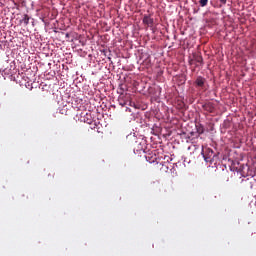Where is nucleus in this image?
I'll use <instances>...</instances> for the list:
<instances>
[{"label": "nucleus", "instance_id": "nucleus-1", "mask_svg": "<svg viewBox=\"0 0 256 256\" xmlns=\"http://www.w3.org/2000/svg\"><path fill=\"white\" fill-rule=\"evenodd\" d=\"M194 87L200 91L206 90V79L201 76L196 77V80H194Z\"/></svg>", "mask_w": 256, "mask_h": 256}, {"label": "nucleus", "instance_id": "nucleus-2", "mask_svg": "<svg viewBox=\"0 0 256 256\" xmlns=\"http://www.w3.org/2000/svg\"><path fill=\"white\" fill-rule=\"evenodd\" d=\"M197 63H203V57L199 53H194L192 56H190L189 64L197 65Z\"/></svg>", "mask_w": 256, "mask_h": 256}, {"label": "nucleus", "instance_id": "nucleus-3", "mask_svg": "<svg viewBox=\"0 0 256 256\" xmlns=\"http://www.w3.org/2000/svg\"><path fill=\"white\" fill-rule=\"evenodd\" d=\"M4 74L6 75H16V65H9V67L4 68Z\"/></svg>", "mask_w": 256, "mask_h": 256}, {"label": "nucleus", "instance_id": "nucleus-4", "mask_svg": "<svg viewBox=\"0 0 256 256\" xmlns=\"http://www.w3.org/2000/svg\"><path fill=\"white\" fill-rule=\"evenodd\" d=\"M201 108L204 109V111L206 112L213 113V110H215V105H213V103L211 102H208L202 105Z\"/></svg>", "mask_w": 256, "mask_h": 256}, {"label": "nucleus", "instance_id": "nucleus-5", "mask_svg": "<svg viewBox=\"0 0 256 256\" xmlns=\"http://www.w3.org/2000/svg\"><path fill=\"white\" fill-rule=\"evenodd\" d=\"M143 23L144 25H147L148 27H153V18H151V16H147L145 15L144 18H143Z\"/></svg>", "mask_w": 256, "mask_h": 256}, {"label": "nucleus", "instance_id": "nucleus-6", "mask_svg": "<svg viewBox=\"0 0 256 256\" xmlns=\"http://www.w3.org/2000/svg\"><path fill=\"white\" fill-rule=\"evenodd\" d=\"M30 19L31 18L29 17V15L24 14L23 19L20 20V23H24V25H29V20Z\"/></svg>", "mask_w": 256, "mask_h": 256}, {"label": "nucleus", "instance_id": "nucleus-7", "mask_svg": "<svg viewBox=\"0 0 256 256\" xmlns=\"http://www.w3.org/2000/svg\"><path fill=\"white\" fill-rule=\"evenodd\" d=\"M199 3L202 7H206L207 3H209V0H200Z\"/></svg>", "mask_w": 256, "mask_h": 256}, {"label": "nucleus", "instance_id": "nucleus-8", "mask_svg": "<svg viewBox=\"0 0 256 256\" xmlns=\"http://www.w3.org/2000/svg\"><path fill=\"white\" fill-rule=\"evenodd\" d=\"M196 132H198L199 134H203V128L199 127V129H196Z\"/></svg>", "mask_w": 256, "mask_h": 256}, {"label": "nucleus", "instance_id": "nucleus-9", "mask_svg": "<svg viewBox=\"0 0 256 256\" xmlns=\"http://www.w3.org/2000/svg\"><path fill=\"white\" fill-rule=\"evenodd\" d=\"M220 3H222V5H226L227 4V0H219Z\"/></svg>", "mask_w": 256, "mask_h": 256}, {"label": "nucleus", "instance_id": "nucleus-10", "mask_svg": "<svg viewBox=\"0 0 256 256\" xmlns=\"http://www.w3.org/2000/svg\"><path fill=\"white\" fill-rule=\"evenodd\" d=\"M85 123H87L88 125H90L92 123V120L88 119V120H85Z\"/></svg>", "mask_w": 256, "mask_h": 256}, {"label": "nucleus", "instance_id": "nucleus-11", "mask_svg": "<svg viewBox=\"0 0 256 256\" xmlns=\"http://www.w3.org/2000/svg\"><path fill=\"white\" fill-rule=\"evenodd\" d=\"M204 161L209 162V158L204 157Z\"/></svg>", "mask_w": 256, "mask_h": 256}, {"label": "nucleus", "instance_id": "nucleus-12", "mask_svg": "<svg viewBox=\"0 0 256 256\" xmlns=\"http://www.w3.org/2000/svg\"><path fill=\"white\" fill-rule=\"evenodd\" d=\"M66 37L69 38V33H66Z\"/></svg>", "mask_w": 256, "mask_h": 256}]
</instances>
